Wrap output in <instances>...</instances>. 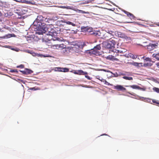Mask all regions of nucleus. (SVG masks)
Wrapping results in <instances>:
<instances>
[{
	"instance_id": "f257e3e1",
	"label": "nucleus",
	"mask_w": 159,
	"mask_h": 159,
	"mask_svg": "<svg viewBox=\"0 0 159 159\" xmlns=\"http://www.w3.org/2000/svg\"><path fill=\"white\" fill-rule=\"evenodd\" d=\"M90 34L93 35L94 36L99 37V38L104 39L105 40H108L111 39L113 37V35H111L108 33H106L102 35L101 32L99 31L93 32L90 31Z\"/></svg>"
},
{
	"instance_id": "f03ea898",
	"label": "nucleus",
	"mask_w": 159,
	"mask_h": 159,
	"mask_svg": "<svg viewBox=\"0 0 159 159\" xmlns=\"http://www.w3.org/2000/svg\"><path fill=\"white\" fill-rule=\"evenodd\" d=\"M57 19V17H56V16L48 17L45 18L44 22L45 23H51L52 21H53L54 20H56Z\"/></svg>"
},
{
	"instance_id": "7ed1b4c3",
	"label": "nucleus",
	"mask_w": 159,
	"mask_h": 159,
	"mask_svg": "<svg viewBox=\"0 0 159 159\" xmlns=\"http://www.w3.org/2000/svg\"><path fill=\"white\" fill-rule=\"evenodd\" d=\"M44 22H38L37 25H39L40 28L42 29L43 32L44 33L47 30V28L46 27V24Z\"/></svg>"
},
{
	"instance_id": "20e7f679",
	"label": "nucleus",
	"mask_w": 159,
	"mask_h": 159,
	"mask_svg": "<svg viewBox=\"0 0 159 159\" xmlns=\"http://www.w3.org/2000/svg\"><path fill=\"white\" fill-rule=\"evenodd\" d=\"M147 48L148 50L151 51L155 48H157L158 46V43L152 44L150 43L148 45H147Z\"/></svg>"
},
{
	"instance_id": "39448f33",
	"label": "nucleus",
	"mask_w": 159,
	"mask_h": 159,
	"mask_svg": "<svg viewBox=\"0 0 159 159\" xmlns=\"http://www.w3.org/2000/svg\"><path fill=\"white\" fill-rule=\"evenodd\" d=\"M114 89L117 90L118 91H125L126 89L123 86L120 85H117L114 86Z\"/></svg>"
},
{
	"instance_id": "423d86ee",
	"label": "nucleus",
	"mask_w": 159,
	"mask_h": 159,
	"mask_svg": "<svg viewBox=\"0 0 159 159\" xmlns=\"http://www.w3.org/2000/svg\"><path fill=\"white\" fill-rule=\"evenodd\" d=\"M125 87H130L133 89H138L140 90H142V91H145L146 89V88L143 87V88H141L139 86L137 85H129V86H125Z\"/></svg>"
},
{
	"instance_id": "0eeeda50",
	"label": "nucleus",
	"mask_w": 159,
	"mask_h": 159,
	"mask_svg": "<svg viewBox=\"0 0 159 159\" xmlns=\"http://www.w3.org/2000/svg\"><path fill=\"white\" fill-rule=\"evenodd\" d=\"M88 74V73L86 72H84L81 70H78V75H85V77L89 80H90V77L87 75H86Z\"/></svg>"
},
{
	"instance_id": "6e6552de",
	"label": "nucleus",
	"mask_w": 159,
	"mask_h": 159,
	"mask_svg": "<svg viewBox=\"0 0 159 159\" xmlns=\"http://www.w3.org/2000/svg\"><path fill=\"white\" fill-rule=\"evenodd\" d=\"M45 19V18L43 17L42 16L39 15L38 16L36 20H35V22H37V23L39 22H44Z\"/></svg>"
},
{
	"instance_id": "1a4fd4ad",
	"label": "nucleus",
	"mask_w": 159,
	"mask_h": 159,
	"mask_svg": "<svg viewBox=\"0 0 159 159\" xmlns=\"http://www.w3.org/2000/svg\"><path fill=\"white\" fill-rule=\"evenodd\" d=\"M123 11L127 15V16L129 17L131 19H134L135 18V16L132 13L125 11V10H123Z\"/></svg>"
},
{
	"instance_id": "9d476101",
	"label": "nucleus",
	"mask_w": 159,
	"mask_h": 159,
	"mask_svg": "<svg viewBox=\"0 0 159 159\" xmlns=\"http://www.w3.org/2000/svg\"><path fill=\"white\" fill-rule=\"evenodd\" d=\"M90 53H92V54L97 55L98 54L99 52L98 50H97V49H94V48L93 49H92L90 51Z\"/></svg>"
},
{
	"instance_id": "9b49d317",
	"label": "nucleus",
	"mask_w": 159,
	"mask_h": 159,
	"mask_svg": "<svg viewBox=\"0 0 159 159\" xmlns=\"http://www.w3.org/2000/svg\"><path fill=\"white\" fill-rule=\"evenodd\" d=\"M115 38L114 37L112 39H110V40L109 41V42H110L111 43V45H112L114 48V46L115 45L116 42L115 40Z\"/></svg>"
},
{
	"instance_id": "f8f14e48",
	"label": "nucleus",
	"mask_w": 159,
	"mask_h": 159,
	"mask_svg": "<svg viewBox=\"0 0 159 159\" xmlns=\"http://www.w3.org/2000/svg\"><path fill=\"white\" fill-rule=\"evenodd\" d=\"M111 45V43L108 41L106 45V48L108 49H111L114 48Z\"/></svg>"
},
{
	"instance_id": "ddd939ff",
	"label": "nucleus",
	"mask_w": 159,
	"mask_h": 159,
	"mask_svg": "<svg viewBox=\"0 0 159 159\" xmlns=\"http://www.w3.org/2000/svg\"><path fill=\"white\" fill-rule=\"evenodd\" d=\"M152 56L153 58L159 61V52L157 53H153Z\"/></svg>"
},
{
	"instance_id": "4468645a",
	"label": "nucleus",
	"mask_w": 159,
	"mask_h": 159,
	"mask_svg": "<svg viewBox=\"0 0 159 159\" xmlns=\"http://www.w3.org/2000/svg\"><path fill=\"white\" fill-rule=\"evenodd\" d=\"M62 45L63 46H64V45L63 44H62ZM61 44H60V45L56 44V45H53V47H55L56 48H57V49H58V48H63L64 47H63V46H61Z\"/></svg>"
},
{
	"instance_id": "2eb2a0df",
	"label": "nucleus",
	"mask_w": 159,
	"mask_h": 159,
	"mask_svg": "<svg viewBox=\"0 0 159 159\" xmlns=\"http://www.w3.org/2000/svg\"><path fill=\"white\" fill-rule=\"evenodd\" d=\"M118 36L119 37L121 38H125L126 37L125 34L120 32H119L118 34Z\"/></svg>"
},
{
	"instance_id": "dca6fc26",
	"label": "nucleus",
	"mask_w": 159,
	"mask_h": 159,
	"mask_svg": "<svg viewBox=\"0 0 159 159\" xmlns=\"http://www.w3.org/2000/svg\"><path fill=\"white\" fill-rule=\"evenodd\" d=\"M61 72H68L69 71V69L68 68L61 67Z\"/></svg>"
},
{
	"instance_id": "f3484780",
	"label": "nucleus",
	"mask_w": 159,
	"mask_h": 159,
	"mask_svg": "<svg viewBox=\"0 0 159 159\" xmlns=\"http://www.w3.org/2000/svg\"><path fill=\"white\" fill-rule=\"evenodd\" d=\"M64 22L66 23L67 24L69 25H71L72 26H76V24H75L73 23H72V22L70 21H64Z\"/></svg>"
},
{
	"instance_id": "a211bd4d",
	"label": "nucleus",
	"mask_w": 159,
	"mask_h": 159,
	"mask_svg": "<svg viewBox=\"0 0 159 159\" xmlns=\"http://www.w3.org/2000/svg\"><path fill=\"white\" fill-rule=\"evenodd\" d=\"M101 81L104 84L107 85H110V84L107 82L105 80L101 78Z\"/></svg>"
},
{
	"instance_id": "6ab92c4d",
	"label": "nucleus",
	"mask_w": 159,
	"mask_h": 159,
	"mask_svg": "<svg viewBox=\"0 0 159 159\" xmlns=\"http://www.w3.org/2000/svg\"><path fill=\"white\" fill-rule=\"evenodd\" d=\"M94 49H97L98 50H99L101 49V47L100 46V44H98L96 46H95L94 47Z\"/></svg>"
},
{
	"instance_id": "aec40b11",
	"label": "nucleus",
	"mask_w": 159,
	"mask_h": 159,
	"mask_svg": "<svg viewBox=\"0 0 159 159\" xmlns=\"http://www.w3.org/2000/svg\"><path fill=\"white\" fill-rule=\"evenodd\" d=\"M124 79L128 80H132L133 78L131 77H127L125 76H123V77Z\"/></svg>"
},
{
	"instance_id": "412c9836",
	"label": "nucleus",
	"mask_w": 159,
	"mask_h": 159,
	"mask_svg": "<svg viewBox=\"0 0 159 159\" xmlns=\"http://www.w3.org/2000/svg\"><path fill=\"white\" fill-rule=\"evenodd\" d=\"M152 64L150 63H145L143 64V66L145 67L151 66H152Z\"/></svg>"
},
{
	"instance_id": "4be33fe9",
	"label": "nucleus",
	"mask_w": 159,
	"mask_h": 159,
	"mask_svg": "<svg viewBox=\"0 0 159 159\" xmlns=\"http://www.w3.org/2000/svg\"><path fill=\"white\" fill-rule=\"evenodd\" d=\"M129 56L130 58L133 59H135L136 58H137L138 56L136 55H134L132 54H130L129 55Z\"/></svg>"
},
{
	"instance_id": "5701e85b",
	"label": "nucleus",
	"mask_w": 159,
	"mask_h": 159,
	"mask_svg": "<svg viewBox=\"0 0 159 159\" xmlns=\"http://www.w3.org/2000/svg\"><path fill=\"white\" fill-rule=\"evenodd\" d=\"M26 74H30L33 72V71L28 69H26Z\"/></svg>"
},
{
	"instance_id": "b1692460",
	"label": "nucleus",
	"mask_w": 159,
	"mask_h": 159,
	"mask_svg": "<svg viewBox=\"0 0 159 159\" xmlns=\"http://www.w3.org/2000/svg\"><path fill=\"white\" fill-rule=\"evenodd\" d=\"M153 90L154 91L159 93V88L154 87L153 88Z\"/></svg>"
},
{
	"instance_id": "393cba45",
	"label": "nucleus",
	"mask_w": 159,
	"mask_h": 159,
	"mask_svg": "<svg viewBox=\"0 0 159 159\" xmlns=\"http://www.w3.org/2000/svg\"><path fill=\"white\" fill-rule=\"evenodd\" d=\"M60 7L62 8H66L67 9H72V7L70 6L66 7L65 6H61Z\"/></svg>"
},
{
	"instance_id": "a878e982",
	"label": "nucleus",
	"mask_w": 159,
	"mask_h": 159,
	"mask_svg": "<svg viewBox=\"0 0 159 159\" xmlns=\"http://www.w3.org/2000/svg\"><path fill=\"white\" fill-rule=\"evenodd\" d=\"M143 58L144 60L146 61H148L150 62H151V59L150 58L146 57V58H145L144 57H143Z\"/></svg>"
},
{
	"instance_id": "bb28decb",
	"label": "nucleus",
	"mask_w": 159,
	"mask_h": 159,
	"mask_svg": "<svg viewBox=\"0 0 159 159\" xmlns=\"http://www.w3.org/2000/svg\"><path fill=\"white\" fill-rule=\"evenodd\" d=\"M61 67H56L54 70V71H60L61 72Z\"/></svg>"
},
{
	"instance_id": "cd10ccee",
	"label": "nucleus",
	"mask_w": 159,
	"mask_h": 159,
	"mask_svg": "<svg viewBox=\"0 0 159 159\" xmlns=\"http://www.w3.org/2000/svg\"><path fill=\"white\" fill-rule=\"evenodd\" d=\"M11 35L10 34H9L8 35H6L5 36H3V37H0V38H2V39H5L6 37L7 38H9V37H10V36H11Z\"/></svg>"
},
{
	"instance_id": "c85d7f7f",
	"label": "nucleus",
	"mask_w": 159,
	"mask_h": 159,
	"mask_svg": "<svg viewBox=\"0 0 159 159\" xmlns=\"http://www.w3.org/2000/svg\"><path fill=\"white\" fill-rule=\"evenodd\" d=\"M10 71L11 72H15L16 73H18V71H17V69H11L10 70Z\"/></svg>"
},
{
	"instance_id": "c756f323",
	"label": "nucleus",
	"mask_w": 159,
	"mask_h": 159,
	"mask_svg": "<svg viewBox=\"0 0 159 159\" xmlns=\"http://www.w3.org/2000/svg\"><path fill=\"white\" fill-rule=\"evenodd\" d=\"M6 2H2L1 0H0V6L2 7L5 4Z\"/></svg>"
},
{
	"instance_id": "7c9ffc66",
	"label": "nucleus",
	"mask_w": 159,
	"mask_h": 159,
	"mask_svg": "<svg viewBox=\"0 0 159 159\" xmlns=\"http://www.w3.org/2000/svg\"><path fill=\"white\" fill-rule=\"evenodd\" d=\"M21 2L26 4H29L30 2V1H27L25 0H21Z\"/></svg>"
},
{
	"instance_id": "2f4dec72",
	"label": "nucleus",
	"mask_w": 159,
	"mask_h": 159,
	"mask_svg": "<svg viewBox=\"0 0 159 159\" xmlns=\"http://www.w3.org/2000/svg\"><path fill=\"white\" fill-rule=\"evenodd\" d=\"M16 67L17 68H23L24 67V66L23 65L21 64L19 66H16Z\"/></svg>"
},
{
	"instance_id": "473e14b6",
	"label": "nucleus",
	"mask_w": 159,
	"mask_h": 159,
	"mask_svg": "<svg viewBox=\"0 0 159 159\" xmlns=\"http://www.w3.org/2000/svg\"><path fill=\"white\" fill-rule=\"evenodd\" d=\"M106 33H108L109 34H111V35H113V34L114 33V32L113 31L108 30V31H106Z\"/></svg>"
},
{
	"instance_id": "72a5a7b5",
	"label": "nucleus",
	"mask_w": 159,
	"mask_h": 159,
	"mask_svg": "<svg viewBox=\"0 0 159 159\" xmlns=\"http://www.w3.org/2000/svg\"><path fill=\"white\" fill-rule=\"evenodd\" d=\"M95 0H86V2L87 4H88L90 2H93Z\"/></svg>"
},
{
	"instance_id": "f704fd0d",
	"label": "nucleus",
	"mask_w": 159,
	"mask_h": 159,
	"mask_svg": "<svg viewBox=\"0 0 159 159\" xmlns=\"http://www.w3.org/2000/svg\"><path fill=\"white\" fill-rule=\"evenodd\" d=\"M72 72L74 74L78 75V70H73Z\"/></svg>"
},
{
	"instance_id": "c9c22d12",
	"label": "nucleus",
	"mask_w": 159,
	"mask_h": 159,
	"mask_svg": "<svg viewBox=\"0 0 159 159\" xmlns=\"http://www.w3.org/2000/svg\"><path fill=\"white\" fill-rule=\"evenodd\" d=\"M20 71L21 72L24 74H26V69L25 70L21 71L20 70Z\"/></svg>"
},
{
	"instance_id": "e433bc0d",
	"label": "nucleus",
	"mask_w": 159,
	"mask_h": 159,
	"mask_svg": "<svg viewBox=\"0 0 159 159\" xmlns=\"http://www.w3.org/2000/svg\"><path fill=\"white\" fill-rule=\"evenodd\" d=\"M87 4V3H86V1H85L84 2H81L79 4V5H81L84 4Z\"/></svg>"
},
{
	"instance_id": "4c0bfd02",
	"label": "nucleus",
	"mask_w": 159,
	"mask_h": 159,
	"mask_svg": "<svg viewBox=\"0 0 159 159\" xmlns=\"http://www.w3.org/2000/svg\"><path fill=\"white\" fill-rule=\"evenodd\" d=\"M139 64L137 62H134L133 63V65L134 66H139Z\"/></svg>"
},
{
	"instance_id": "58836bf2",
	"label": "nucleus",
	"mask_w": 159,
	"mask_h": 159,
	"mask_svg": "<svg viewBox=\"0 0 159 159\" xmlns=\"http://www.w3.org/2000/svg\"><path fill=\"white\" fill-rule=\"evenodd\" d=\"M81 12L82 13H83V14H85V13H87V12H85V11H82V10H80L79 11Z\"/></svg>"
},
{
	"instance_id": "ea45409f",
	"label": "nucleus",
	"mask_w": 159,
	"mask_h": 159,
	"mask_svg": "<svg viewBox=\"0 0 159 159\" xmlns=\"http://www.w3.org/2000/svg\"><path fill=\"white\" fill-rule=\"evenodd\" d=\"M38 33L39 34H43V32H38Z\"/></svg>"
},
{
	"instance_id": "a19ab883",
	"label": "nucleus",
	"mask_w": 159,
	"mask_h": 159,
	"mask_svg": "<svg viewBox=\"0 0 159 159\" xmlns=\"http://www.w3.org/2000/svg\"><path fill=\"white\" fill-rule=\"evenodd\" d=\"M123 52V51H120L119 50L117 51L118 52H120V53H122V52Z\"/></svg>"
},
{
	"instance_id": "79ce46f5",
	"label": "nucleus",
	"mask_w": 159,
	"mask_h": 159,
	"mask_svg": "<svg viewBox=\"0 0 159 159\" xmlns=\"http://www.w3.org/2000/svg\"><path fill=\"white\" fill-rule=\"evenodd\" d=\"M97 79L99 80H101V78H100V77H99L98 76V77H97Z\"/></svg>"
},
{
	"instance_id": "37998d69",
	"label": "nucleus",
	"mask_w": 159,
	"mask_h": 159,
	"mask_svg": "<svg viewBox=\"0 0 159 159\" xmlns=\"http://www.w3.org/2000/svg\"><path fill=\"white\" fill-rule=\"evenodd\" d=\"M156 25L157 26H159V23H156Z\"/></svg>"
},
{
	"instance_id": "c03bdc74",
	"label": "nucleus",
	"mask_w": 159,
	"mask_h": 159,
	"mask_svg": "<svg viewBox=\"0 0 159 159\" xmlns=\"http://www.w3.org/2000/svg\"><path fill=\"white\" fill-rule=\"evenodd\" d=\"M2 14L1 13V12L0 11V16H2Z\"/></svg>"
},
{
	"instance_id": "a18cd8bd",
	"label": "nucleus",
	"mask_w": 159,
	"mask_h": 159,
	"mask_svg": "<svg viewBox=\"0 0 159 159\" xmlns=\"http://www.w3.org/2000/svg\"><path fill=\"white\" fill-rule=\"evenodd\" d=\"M58 39H59L58 38L57 39V38H56V39H55V40H58ZM53 40H55V39H53Z\"/></svg>"
},
{
	"instance_id": "49530a36",
	"label": "nucleus",
	"mask_w": 159,
	"mask_h": 159,
	"mask_svg": "<svg viewBox=\"0 0 159 159\" xmlns=\"http://www.w3.org/2000/svg\"><path fill=\"white\" fill-rule=\"evenodd\" d=\"M153 102L154 103H156V101H153Z\"/></svg>"
},
{
	"instance_id": "de8ad7c7",
	"label": "nucleus",
	"mask_w": 159,
	"mask_h": 159,
	"mask_svg": "<svg viewBox=\"0 0 159 159\" xmlns=\"http://www.w3.org/2000/svg\"><path fill=\"white\" fill-rule=\"evenodd\" d=\"M121 75H124V74H121Z\"/></svg>"
},
{
	"instance_id": "09e8293b",
	"label": "nucleus",
	"mask_w": 159,
	"mask_h": 159,
	"mask_svg": "<svg viewBox=\"0 0 159 159\" xmlns=\"http://www.w3.org/2000/svg\"><path fill=\"white\" fill-rule=\"evenodd\" d=\"M1 30V29L0 28V31Z\"/></svg>"
},
{
	"instance_id": "8fccbe9b",
	"label": "nucleus",
	"mask_w": 159,
	"mask_h": 159,
	"mask_svg": "<svg viewBox=\"0 0 159 159\" xmlns=\"http://www.w3.org/2000/svg\"><path fill=\"white\" fill-rule=\"evenodd\" d=\"M128 93H129L130 94H131V93H129L128 92Z\"/></svg>"
},
{
	"instance_id": "3c124183",
	"label": "nucleus",
	"mask_w": 159,
	"mask_h": 159,
	"mask_svg": "<svg viewBox=\"0 0 159 159\" xmlns=\"http://www.w3.org/2000/svg\"><path fill=\"white\" fill-rule=\"evenodd\" d=\"M34 88H31V89H33Z\"/></svg>"
},
{
	"instance_id": "603ef678",
	"label": "nucleus",
	"mask_w": 159,
	"mask_h": 159,
	"mask_svg": "<svg viewBox=\"0 0 159 159\" xmlns=\"http://www.w3.org/2000/svg\"><path fill=\"white\" fill-rule=\"evenodd\" d=\"M1 21V20L0 19V21Z\"/></svg>"
},
{
	"instance_id": "864d4df0",
	"label": "nucleus",
	"mask_w": 159,
	"mask_h": 159,
	"mask_svg": "<svg viewBox=\"0 0 159 159\" xmlns=\"http://www.w3.org/2000/svg\"><path fill=\"white\" fill-rule=\"evenodd\" d=\"M49 25H50V24H49ZM51 25H52V24H51Z\"/></svg>"
}]
</instances>
